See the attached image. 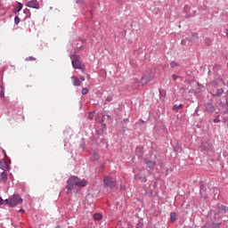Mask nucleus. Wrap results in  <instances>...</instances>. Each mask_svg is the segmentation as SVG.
I'll list each match as a JSON object with an SVG mask.
<instances>
[{
	"label": "nucleus",
	"instance_id": "f8f14e48",
	"mask_svg": "<svg viewBox=\"0 0 228 228\" xmlns=\"http://www.w3.org/2000/svg\"><path fill=\"white\" fill-rule=\"evenodd\" d=\"M205 108L208 111V113H213L215 111V107L211 103H206Z\"/></svg>",
	"mask_w": 228,
	"mask_h": 228
},
{
	"label": "nucleus",
	"instance_id": "f03ea898",
	"mask_svg": "<svg viewBox=\"0 0 228 228\" xmlns=\"http://www.w3.org/2000/svg\"><path fill=\"white\" fill-rule=\"evenodd\" d=\"M103 184L106 188H117V179L111 176H104Z\"/></svg>",
	"mask_w": 228,
	"mask_h": 228
},
{
	"label": "nucleus",
	"instance_id": "e433bc0d",
	"mask_svg": "<svg viewBox=\"0 0 228 228\" xmlns=\"http://www.w3.org/2000/svg\"><path fill=\"white\" fill-rule=\"evenodd\" d=\"M81 81H85L86 80V78H85V77H81Z\"/></svg>",
	"mask_w": 228,
	"mask_h": 228
},
{
	"label": "nucleus",
	"instance_id": "aec40b11",
	"mask_svg": "<svg viewBox=\"0 0 228 228\" xmlns=\"http://www.w3.org/2000/svg\"><path fill=\"white\" fill-rule=\"evenodd\" d=\"M171 68L175 69V67H179V63L175 62V61H171L170 62Z\"/></svg>",
	"mask_w": 228,
	"mask_h": 228
},
{
	"label": "nucleus",
	"instance_id": "0eeeda50",
	"mask_svg": "<svg viewBox=\"0 0 228 228\" xmlns=\"http://www.w3.org/2000/svg\"><path fill=\"white\" fill-rule=\"evenodd\" d=\"M0 168L1 170H4V172H6L10 170V165H8V162L4 159L0 160Z\"/></svg>",
	"mask_w": 228,
	"mask_h": 228
},
{
	"label": "nucleus",
	"instance_id": "4be33fe9",
	"mask_svg": "<svg viewBox=\"0 0 228 228\" xmlns=\"http://www.w3.org/2000/svg\"><path fill=\"white\" fill-rule=\"evenodd\" d=\"M221 211H224V213H228V208L225 206L221 207Z\"/></svg>",
	"mask_w": 228,
	"mask_h": 228
},
{
	"label": "nucleus",
	"instance_id": "1a4fd4ad",
	"mask_svg": "<svg viewBox=\"0 0 228 228\" xmlns=\"http://www.w3.org/2000/svg\"><path fill=\"white\" fill-rule=\"evenodd\" d=\"M88 184V181L86 180H81L78 178V182L77 183V186L78 188H85V186H86Z\"/></svg>",
	"mask_w": 228,
	"mask_h": 228
},
{
	"label": "nucleus",
	"instance_id": "c756f323",
	"mask_svg": "<svg viewBox=\"0 0 228 228\" xmlns=\"http://www.w3.org/2000/svg\"><path fill=\"white\" fill-rule=\"evenodd\" d=\"M177 77H179L177 75H172V79L175 81H177Z\"/></svg>",
	"mask_w": 228,
	"mask_h": 228
},
{
	"label": "nucleus",
	"instance_id": "6ab92c4d",
	"mask_svg": "<svg viewBox=\"0 0 228 228\" xmlns=\"http://www.w3.org/2000/svg\"><path fill=\"white\" fill-rule=\"evenodd\" d=\"M82 95H86L88 94V88L84 87L81 91Z\"/></svg>",
	"mask_w": 228,
	"mask_h": 228
},
{
	"label": "nucleus",
	"instance_id": "9d476101",
	"mask_svg": "<svg viewBox=\"0 0 228 228\" xmlns=\"http://www.w3.org/2000/svg\"><path fill=\"white\" fill-rule=\"evenodd\" d=\"M0 181L2 183H6V181H8V173L7 172H2L0 174Z\"/></svg>",
	"mask_w": 228,
	"mask_h": 228
},
{
	"label": "nucleus",
	"instance_id": "6e6552de",
	"mask_svg": "<svg viewBox=\"0 0 228 228\" xmlns=\"http://www.w3.org/2000/svg\"><path fill=\"white\" fill-rule=\"evenodd\" d=\"M71 83L73 86H81L83 85V82L76 76L71 77Z\"/></svg>",
	"mask_w": 228,
	"mask_h": 228
},
{
	"label": "nucleus",
	"instance_id": "c9c22d12",
	"mask_svg": "<svg viewBox=\"0 0 228 228\" xmlns=\"http://www.w3.org/2000/svg\"><path fill=\"white\" fill-rule=\"evenodd\" d=\"M3 154L4 155V157L6 158V151L4 150L3 151Z\"/></svg>",
	"mask_w": 228,
	"mask_h": 228
},
{
	"label": "nucleus",
	"instance_id": "b1692460",
	"mask_svg": "<svg viewBox=\"0 0 228 228\" xmlns=\"http://www.w3.org/2000/svg\"><path fill=\"white\" fill-rule=\"evenodd\" d=\"M35 60H37V59L34 57H28L26 59V61H35Z\"/></svg>",
	"mask_w": 228,
	"mask_h": 228
},
{
	"label": "nucleus",
	"instance_id": "423d86ee",
	"mask_svg": "<svg viewBox=\"0 0 228 228\" xmlns=\"http://www.w3.org/2000/svg\"><path fill=\"white\" fill-rule=\"evenodd\" d=\"M152 79H154V76H152V75H144L141 78V85H147V83H151V81H152Z\"/></svg>",
	"mask_w": 228,
	"mask_h": 228
},
{
	"label": "nucleus",
	"instance_id": "4468645a",
	"mask_svg": "<svg viewBox=\"0 0 228 228\" xmlns=\"http://www.w3.org/2000/svg\"><path fill=\"white\" fill-rule=\"evenodd\" d=\"M212 145L209 142L203 143V149L204 151H209L211 149Z\"/></svg>",
	"mask_w": 228,
	"mask_h": 228
},
{
	"label": "nucleus",
	"instance_id": "2eb2a0df",
	"mask_svg": "<svg viewBox=\"0 0 228 228\" xmlns=\"http://www.w3.org/2000/svg\"><path fill=\"white\" fill-rule=\"evenodd\" d=\"M94 220H96L97 222H99L100 220H102V214H94Z\"/></svg>",
	"mask_w": 228,
	"mask_h": 228
},
{
	"label": "nucleus",
	"instance_id": "7ed1b4c3",
	"mask_svg": "<svg viewBox=\"0 0 228 228\" xmlns=\"http://www.w3.org/2000/svg\"><path fill=\"white\" fill-rule=\"evenodd\" d=\"M78 181H79V178H77V176H72L67 181L68 183V184L66 185L67 193H70V191L74 190V186H77Z\"/></svg>",
	"mask_w": 228,
	"mask_h": 228
},
{
	"label": "nucleus",
	"instance_id": "412c9836",
	"mask_svg": "<svg viewBox=\"0 0 228 228\" xmlns=\"http://www.w3.org/2000/svg\"><path fill=\"white\" fill-rule=\"evenodd\" d=\"M19 22H20V18H19V16H15L14 17V23L19 24Z\"/></svg>",
	"mask_w": 228,
	"mask_h": 228
},
{
	"label": "nucleus",
	"instance_id": "20e7f679",
	"mask_svg": "<svg viewBox=\"0 0 228 228\" xmlns=\"http://www.w3.org/2000/svg\"><path fill=\"white\" fill-rule=\"evenodd\" d=\"M23 200L19 195H13L10 198L9 206L10 208H15V206H19V204H22Z\"/></svg>",
	"mask_w": 228,
	"mask_h": 228
},
{
	"label": "nucleus",
	"instance_id": "72a5a7b5",
	"mask_svg": "<svg viewBox=\"0 0 228 228\" xmlns=\"http://www.w3.org/2000/svg\"><path fill=\"white\" fill-rule=\"evenodd\" d=\"M19 211L20 213H26V210H24L23 208L20 209Z\"/></svg>",
	"mask_w": 228,
	"mask_h": 228
},
{
	"label": "nucleus",
	"instance_id": "9b49d317",
	"mask_svg": "<svg viewBox=\"0 0 228 228\" xmlns=\"http://www.w3.org/2000/svg\"><path fill=\"white\" fill-rule=\"evenodd\" d=\"M222 94H224V89L220 88H214L212 91V95L214 96H218V95H222Z\"/></svg>",
	"mask_w": 228,
	"mask_h": 228
},
{
	"label": "nucleus",
	"instance_id": "393cba45",
	"mask_svg": "<svg viewBox=\"0 0 228 228\" xmlns=\"http://www.w3.org/2000/svg\"><path fill=\"white\" fill-rule=\"evenodd\" d=\"M88 118H89L90 120H94V113L89 112V113H88Z\"/></svg>",
	"mask_w": 228,
	"mask_h": 228
},
{
	"label": "nucleus",
	"instance_id": "5701e85b",
	"mask_svg": "<svg viewBox=\"0 0 228 228\" xmlns=\"http://www.w3.org/2000/svg\"><path fill=\"white\" fill-rule=\"evenodd\" d=\"M106 101L107 102H111L113 101V96H107Z\"/></svg>",
	"mask_w": 228,
	"mask_h": 228
},
{
	"label": "nucleus",
	"instance_id": "a878e982",
	"mask_svg": "<svg viewBox=\"0 0 228 228\" xmlns=\"http://www.w3.org/2000/svg\"><path fill=\"white\" fill-rule=\"evenodd\" d=\"M215 124H218V122H220V117L217 116L215 119H214Z\"/></svg>",
	"mask_w": 228,
	"mask_h": 228
},
{
	"label": "nucleus",
	"instance_id": "c85d7f7f",
	"mask_svg": "<svg viewBox=\"0 0 228 228\" xmlns=\"http://www.w3.org/2000/svg\"><path fill=\"white\" fill-rule=\"evenodd\" d=\"M134 179H142V175H134Z\"/></svg>",
	"mask_w": 228,
	"mask_h": 228
},
{
	"label": "nucleus",
	"instance_id": "39448f33",
	"mask_svg": "<svg viewBox=\"0 0 228 228\" xmlns=\"http://www.w3.org/2000/svg\"><path fill=\"white\" fill-rule=\"evenodd\" d=\"M28 8H34L35 10H40V4L37 0H30L27 3Z\"/></svg>",
	"mask_w": 228,
	"mask_h": 228
},
{
	"label": "nucleus",
	"instance_id": "473e14b6",
	"mask_svg": "<svg viewBox=\"0 0 228 228\" xmlns=\"http://www.w3.org/2000/svg\"><path fill=\"white\" fill-rule=\"evenodd\" d=\"M224 33H225V35H226V37H227V38H228V28H226V29L224 30Z\"/></svg>",
	"mask_w": 228,
	"mask_h": 228
},
{
	"label": "nucleus",
	"instance_id": "a211bd4d",
	"mask_svg": "<svg viewBox=\"0 0 228 228\" xmlns=\"http://www.w3.org/2000/svg\"><path fill=\"white\" fill-rule=\"evenodd\" d=\"M20 10H22V4H18V5L15 7V13H19V12H20Z\"/></svg>",
	"mask_w": 228,
	"mask_h": 228
},
{
	"label": "nucleus",
	"instance_id": "ddd939ff",
	"mask_svg": "<svg viewBox=\"0 0 228 228\" xmlns=\"http://www.w3.org/2000/svg\"><path fill=\"white\" fill-rule=\"evenodd\" d=\"M145 163L149 168H154V167H156L155 161L146 160Z\"/></svg>",
	"mask_w": 228,
	"mask_h": 228
},
{
	"label": "nucleus",
	"instance_id": "dca6fc26",
	"mask_svg": "<svg viewBox=\"0 0 228 228\" xmlns=\"http://www.w3.org/2000/svg\"><path fill=\"white\" fill-rule=\"evenodd\" d=\"M179 110H183V104H179V105H174L173 106V111H179Z\"/></svg>",
	"mask_w": 228,
	"mask_h": 228
},
{
	"label": "nucleus",
	"instance_id": "f3484780",
	"mask_svg": "<svg viewBox=\"0 0 228 228\" xmlns=\"http://www.w3.org/2000/svg\"><path fill=\"white\" fill-rule=\"evenodd\" d=\"M175 216H176V214L175 212H172L170 214V221H171V224H174V222H175Z\"/></svg>",
	"mask_w": 228,
	"mask_h": 228
},
{
	"label": "nucleus",
	"instance_id": "cd10ccee",
	"mask_svg": "<svg viewBox=\"0 0 228 228\" xmlns=\"http://www.w3.org/2000/svg\"><path fill=\"white\" fill-rule=\"evenodd\" d=\"M212 227H213V228H218V227H220V223L213 224H212Z\"/></svg>",
	"mask_w": 228,
	"mask_h": 228
},
{
	"label": "nucleus",
	"instance_id": "2f4dec72",
	"mask_svg": "<svg viewBox=\"0 0 228 228\" xmlns=\"http://www.w3.org/2000/svg\"><path fill=\"white\" fill-rule=\"evenodd\" d=\"M4 202V204H10V199L9 200L6 199Z\"/></svg>",
	"mask_w": 228,
	"mask_h": 228
},
{
	"label": "nucleus",
	"instance_id": "f257e3e1",
	"mask_svg": "<svg viewBox=\"0 0 228 228\" xmlns=\"http://www.w3.org/2000/svg\"><path fill=\"white\" fill-rule=\"evenodd\" d=\"M71 60H72V67L75 69H78L79 70H81L82 72H85L86 68L85 65H83V63L80 62L79 61V55L74 53L71 56Z\"/></svg>",
	"mask_w": 228,
	"mask_h": 228
},
{
	"label": "nucleus",
	"instance_id": "f704fd0d",
	"mask_svg": "<svg viewBox=\"0 0 228 228\" xmlns=\"http://www.w3.org/2000/svg\"><path fill=\"white\" fill-rule=\"evenodd\" d=\"M3 202H4L3 199L0 198V206L3 205Z\"/></svg>",
	"mask_w": 228,
	"mask_h": 228
},
{
	"label": "nucleus",
	"instance_id": "bb28decb",
	"mask_svg": "<svg viewBox=\"0 0 228 228\" xmlns=\"http://www.w3.org/2000/svg\"><path fill=\"white\" fill-rule=\"evenodd\" d=\"M94 159L97 160L99 159V155L97 154V152H94Z\"/></svg>",
	"mask_w": 228,
	"mask_h": 228
},
{
	"label": "nucleus",
	"instance_id": "7c9ffc66",
	"mask_svg": "<svg viewBox=\"0 0 228 228\" xmlns=\"http://www.w3.org/2000/svg\"><path fill=\"white\" fill-rule=\"evenodd\" d=\"M0 97H1V98L4 97V91H1V93H0Z\"/></svg>",
	"mask_w": 228,
	"mask_h": 228
}]
</instances>
